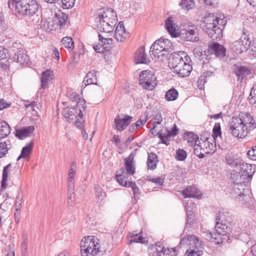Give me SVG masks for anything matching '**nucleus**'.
Instances as JSON below:
<instances>
[{"instance_id": "obj_1", "label": "nucleus", "mask_w": 256, "mask_h": 256, "mask_svg": "<svg viewBox=\"0 0 256 256\" xmlns=\"http://www.w3.org/2000/svg\"><path fill=\"white\" fill-rule=\"evenodd\" d=\"M256 128V122L252 116L248 112L242 114L238 117H232L230 122L232 134L242 138L251 130Z\"/></svg>"}, {"instance_id": "obj_2", "label": "nucleus", "mask_w": 256, "mask_h": 256, "mask_svg": "<svg viewBox=\"0 0 256 256\" xmlns=\"http://www.w3.org/2000/svg\"><path fill=\"white\" fill-rule=\"evenodd\" d=\"M98 28L101 34H98L99 42L98 44H93L95 51L99 53H104L110 48V45L112 43L113 40L110 37L112 35L114 28L116 24H112L108 22L96 21Z\"/></svg>"}, {"instance_id": "obj_3", "label": "nucleus", "mask_w": 256, "mask_h": 256, "mask_svg": "<svg viewBox=\"0 0 256 256\" xmlns=\"http://www.w3.org/2000/svg\"><path fill=\"white\" fill-rule=\"evenodd\" d=\"M202 27L204 32L212 40L220 39L222 36V28L226 20L216 16L214 14H206L203 18Z\"/></svg>"}, {"instance_id": "obj_4", "label": "nucleus", "mask_w": 256, "mask_h": 256, "mask_svg": "<svg viewBox=\"0 0 256 256\" xmlns=\"http://www.w3.org/2000/svg\"><path fill=\"white\" fill-rule=\"evenodd\" d=\"M150 120L148 124H152V127L150 130L152 134L154 136L159 135L162 142L166 145L169 144L168 138L172 136H176L177 134L178 129L176 124H174L173 128L171 130H166V133L161 132V127L159 126L162 120L161 113L158 111L154 112L148 118Z\"/></svg>"}, {"instance_id": "obj_5", "label": "nucleus", "mask_w": 256, "mask_h": 256, "mask_svg": "<svg viewBox=\"0 0 256 256\" xmlns=\"http://www.w3.org/2000/svg\"><path fill=\"white\" fill-rule=\"evenodd\" d=\"M224 213L220 212L216 219L215 233L210 232L208 237L212 240V242L216 244H222L224 242L229 239L228 234L230 232V228L227 224L224 222Z\"/></svg>"}, {"instance_id": "obj_6", "label": "nucleus", "mask_w": 256, "mask_h": 256, "mask_svg": "<svg viewBox=\"0 0 256 256\" xmlns=\"http://www.w3.org/2000/svg\"><path fill=\"white\" fill-rule=\"evenodd\" d=\"M255 166L244 164L241 168H237L230 172V180L234 184L248 183L255 172Z\"/></svg>"}, {"instance_id": "obj_7", "label": "nucleus", "mask_w": 256, "mask_h": 256, "mask_svg": "<svg viewBox=\"0 0 256 256\" xmlns=\"http://www.w3.org/2000/svg\"><path fill=\"white\" fill-rule=\"evenodd\" d=\"M168 66L170 68L173 69L174 72L182 78L189 76L192 69V66L187 63L178 54H171Z\"/></svg>"}, {"instance_id": "obj_8", "label": "nucleus", "mask_w": 256, "mask_h": 256, "mask_svg": "<svg viewBox=\"0 0 256 256\" xmlns=\"http://www.w3.org/2000/svg\"><path fill=\"white\" fill-rule=\"evenodd\" d=\"M98 240L94 236L84 237L80 242V252L82 256H94L100 254L105 256L104 252L99 250Z\"/></svg>"}, {"instance_id": "obj_9", "label": "nucleus", "mask_w": 256, "mask_h": 256, "mask_svg": "<svg viewBox=\"0 0 256 256\" xmlns=\"http://www.w3.org/2000/svg\"><path fill=\"white\" fill-rule=\"evenodd\" d=\"M202 245V242L198 236L188 235L180 240L178 248L189 246L190 248L186 250L184 256H200L202 254V251L200 250Z\"/></svg>"}, {"instance_id": "obj_10", "label": "nucleus", "mask_w": 256, "mask_h": 256, "mask_svg": "<svg viewBox=\"0 0 256 256\" xmlns=\"http://www.w3.org/2000/svg\"><path fill=\"white\" fill-rule=\"evenodd\" d=\"M172 46L170 40L166 38H160L156 40L150 48V55L156 60H163L164 56Z\"/></svg>"}, {"instance_id": "obj_11", "label": "nucleus", "mask_w": 256, "mask_h": 256, "mask_svg": "<svg viewBox=\"0 0 256 256\" xmlns=\"http://www.w3.org/2000/svg\"><path fill=\"white\" fill-rule=\"evenodd\" d=\"M178 36L186 42H198L200 40L199 31L196 26L191 24L181 26Z\"/></svg>"}, {"instance_id": "obj_12", "label": "nucleus", "mask_w": 256, "mask_h": 256, "mask_svg": "<svg viewBox=\"0 0 256 256\" xmlns=\"http://www.w3.org/2000/svg\"><path fill=\"white\" fill-rule=\"evenodd\" d=\"M15 6L18 12L22 15L31 16L38 10V5L35 0H20L16 1Z\"/></svg>"}, {"instance_id": "obj_13", "label": "nucleus", "mask_w": 256, "mask_h": 256, "mask_svg": "<svg viewBox=\"0 0 256 256\" xmlns=\"http://www.w3.org/2000/svg\"><path fill=\"white\" fill-rule=\"evenodd\" d=\"M216 144L210 142L208 140L200 141L194 145V152L199 158H202L206 154L212 153L215 150Z\"/></svg>"}, {"instance_id": "obj_14", "label": "nucleus", "mask_w": 256, "mask_h": 256, "mask_svg": "<svg viewBox=\"0 0 256 256\" xmlns=\"http://www.w3.org/2000/svg\"><path fill=\"white\" fill-rule=\"evenodd\" d=\"M140 84L144 89L152 90L156 85V78L150 70L141 72L139 78Z\"/></svg>"}, {"instance_id": "obj_15", "label": "nucleus", "mask_w": 256, "mask_h": 256, "mask_svg": "<svg viewBox=\"0 0 256 256\" xmlns=\"http://www.w3.org/2000/svg\"><path fill=\"white\" fill-rule=\"evenodd\" d=\"M97 15L95 21L104 20V22H110L112 24L118 23L116 15L111 8H102L98 11Z\"/></svg>"}, {"instance_id": "obj_16", "label": "nucleus", "mask_w": 256, "mask_h": 256, "mask_svg": "<svg viewBox=\"0 0 256 256\" xmlns=\"http://www.w3.org/2000/svg\"><path fill=\"white\" fill-rule=\"evenodd\" d=\"M251 42L248 36L244 34L238 40L234 42L231 44V48L237 54L242 53L247 50L250 47Z\"/></svg>"}, {"instance_id": "obj_17", "label": "nucleus", "mask_w": 256, "mask_h": 256, "mask_svg": "<svg viewBox=\"0 0 256 256\" xmlns=\"http://www.w3.org/2000/svg\"><path fill=\"white\" fill-rule=\"evenodd\" d=\"M132 118L128 116H118L114 119L116 128L119 131L124 130L131 122Z\"/></svg>"}, {"instance_id": "obj_18", "label": "nucleus", "mask_w": 256, "mask_h": 256, "mask_svg": "<svg viewBox=\"0 0 256 256\" xmlns=\"http://www.w3.org/2000/svg\"><path fill=\"white\" fill-rule=\"evenodd\" d=\"M128 34L124 28L123 22H120L118 24L113 36L117 42H122L126 38Z\"/></svg>"}, {"instance_id": "obj_19", "label": "nucleus", "mask_w": 256, "mask_h": 256, "mask_svg": "<svg viewBox=\"0 0 256 256\" xmlns=\"http://www.w3.org/2000/svg\"><path fill=\"white\" fill-rule=\"evenodd\" d=\"M233 70L238 77V81L240 82H242L245 77L250 74V70L248 68L240 65H234Z\"/></svg>"}, {"instance_id": "obj_20", "label": "nucleus", "mask_w": 256, "mask_h": 256, "mask_svg": "<svg viewBox=\"0 0 256 256\" xmlns=\"http://www.w3.org/2000/svg\"><path fill=\"white\" fill-rule=\"evenodd\" d=\"M209 51L216 57L222 58L226 54V49L218 42H212L209 46Z\"/></svg>"}, {"instance_id": "obj_21", "label": "nucleus", "mask_w": 256, "mask_h": 256, "mask_svg": "<svg viewBox=\"0 0 256 256\" xmlns=\"http://www.w3.org/2000/svg\"><path fill=\"white\" fill-rule=\"evenodd\" d=\"M165 27L168 32L172 37H178L180 30L177 28L178 26L176 23L173 21L172 17H168L166 20Z\"/></svg>"}, {"instance_id": "obj_22", "label": "nucleus", "mask_w": 256, "mask_h": 256, "mask_svg": "<svg viewBox=\"0 0 256 256\" xmlns=\"http://www.w3.org/2000/svg\"><path fill=\"white\" fill-rule=\"evenodd\" d=\"M185 208L187 215L186 226L188 228V226H190L193 222L194 220V211L196 208V205L192 202L191 200H188L186 202Z\"/></svg>"}, {"instance_id": "obj_23", "label": "nucleus", "mask_w": 256, "mask_h": 256, "mask_svg": "<svg viewBox=\"0 0 256 256\" xmlns=\"http://www.w3.org/2000/svg\"><path fill=\"white\" fill-rule=\"evenodd\" d=\"M129 173L125 171L124 168H121L119 170L116 176V179L117 182L122 186H127L128 181Z\"/></svg>"}, {"instance_id": "obj_24", "label": "nucleus", "mask_w": 256, "mask_h": 256, "mask_svg": "<svg viewBox=\"0 0 256 256\" xmlns=\"http://www.w3.org/2000/svg\"><path fill=\"white\" fill-rule=\"evenodd\" d=\"M182 195L184 198H195L198 199L201 198L200 190L194 186H190L184 190Z\"/></svg>"}, {"instance_id": "obj_25", "label": "nucleus", "mask_w": 256, "mask_h": 256, "mask_svg": "<svg viewBox=\"0 0 256 256\" xmlns=\"http://www.w3.org/2000/svg\"><path fill=\"white\" fill-rule=\"evenodd\" d=\"M34 130V128L32 126L22 128L20 130H16V136L20 140H23L24 138L30 136Z\"/></svg>"}, {"instance_id": "obj_26", "label": "nucleus", "mask_w": 256, "mask_h": 256, "mask_svg": "<svg viewBox=\"0 0 256 256\" xmlns=\"http://www.w3.org/2000/svg\"><path fill=\"white\" fill-rule=\"evenodd\" d=\"M52 72L46 70L42 73L40 77L41 88H46L48 84L52 82Z\"/></svg>"}, {"instance_id": "obj_27", "label": "nucleus", "mask_w": 256, "mask_h": 256, "mask_svg": "<svg viewBox=\"0 0 256 256\" xmlns=\"http://www.w3.org/2000/svg\"><path fill=\"white\" fill-rule=\"evenodd\" d=\"M78 112L74 108V105L73 107H68L65 108L64 111V118L66 119L67 121L70 122H72L78 116Z\"/></svg>"}, {"instance_id": "obj_28", "label": "nucleus", "mask_w": 256, "mask_h": 256, "mask_svg": "<svg viewBox=\"0 0 256 256\" xmlns=\"http://www.w3.org/2000/svg\"><path fill=\"white\" fill-rule=\"evenodd\" d=\"M90 84H97V76L95 70L88 72L84 78L82 84V87L85 88Z\"/></svg>"}, {"instance_id": "obj_29", "label": "nucleus", "mask_w": 256, "mask_h": 256, "mask_svg": "<svg viewBox=\"0 0 256 256\" xmlns=\"http://www.w3.org/2000/svg\"><path fill=\"white\" fill-rule=\"evenodd\" d=\"M135 60L136 64H147L149 62V58L145 54L144 48H140L136 53Z\"/></svg>"}, {"instance_id": "obj_30", "label": "nucleus", "mask_w": 256, "mask_h": 256, "mask_svg": "<svg viewBox=\"0 0 256 256\" xmlns=\"http://www.w3.org/2000/svg\"><path fill=\"white\" fill-rule=\"evenodd\" d=\"M134 158V156L131 154L124 160L125 171L129 173L130 176L132 175L135 172V168L133 164Z\"/></svg>"}, {"instance_id": "obj_31", "label": "nucleus", "mask_w": 256, "mask_h": 256, "mask_svg": "<svg viewBox=\"0 0 256 256\" xmlns=\"http://www.w3.org/2000/svg\"><path fill=\"white\" fill-rule=\"evenodd\" d=\"M68 19V16L60 11L55 14L54 21L56 22L58 25L62 28L65 26L66 23V20Z\"/></svg>"}, {"instance_id": "obj_32", "label": "nucleus", "mask_w": 256, "mask_h": 256, "mask_svg": "<svg viewBox=\"0 0 256 256\" xmlns=\"http://www.w3.org/2000/svg\"><path fill=\"white\" fill-rule=\"evenodd\" d=\"M13 170V167L12 165L10 164L4 167L2 180V187L3 188H6L7 186L6 182L8 180V175L10 172Z\"/></svg>"}, {"instance_id": "obj_33", "label": "nucleus", "mask_w": 256, "mask_h": 256, "mask_svg": "<svg viewBox=\"0 0 256 256\" xmlns=\"http://www.w3.org/2000/svg\"><path fill=\"white\" fill-rule=\"evenodd\" d=\"M158 162V157L156 154L151 152L148 155L147 166L148 168L154 170L156 168Z\"/></svg>"}, {"instance_id": "obj_34", "label": "nucleus", "mask_w": 256, "mask_h": 256, "mask_svg": "<svg viewBox=\"0 0 256 256\" xmlns=\"http://www.w3.org/2000/svg\"><path fill=\"white\" fill-rule=\"evenodd\" d=\"M10 132V126L5 122H0V138L6 137Z\"/></svg>"}, {"instance_id": "obj_35", "label": "nucleus", "mask_w": 256, "mask_h": 256, "mask_svg": "<svg viewBox=\"0 0 256 256\" xmlns=\"http://www.w3.org/2000/svg\"><path fill=\"white\" fill-rule=\"evenodd\" d=\"M94 192L95 196L98 202H102L104 198L106 196V192L98 184H95L94 186Z\"/></svg>"}, {"instance_id": "obj_36", "label": "nucleus", "mask_w": 256, "mask_h": 256, "mask_svg": "<svg viewBox=\"0 0 256 256\" xmlns=\"http://www.w3.org/2000/svg\"><path fill=\"white\" fill-rule=\"evenodd\" d=\"M226 160L228 164L232 166L241 168L242 164H245L242 162V160L239 158H236L233 156H226Z\"/></svg>"}, {"instance_id": "obj_37", "label": "nucleus", "mask_w": 256, "mask_h": 256, "mask_svg": "<svg viewBox=\"0 0 256 256\" xmlns=\"http://www.w3.org/2000/svg\"><path fill=\"white\" fill-rule=\"evenodd\" d=\"M32 146L33 142H31L30 143L27 144L26 146L24 147L20 155L17 158V161H18L21 158H26L28 156L32 150Z\"/></svg>"}, {"instance_id": "obj_38", "label": "nucleus", "mask_w": 256, "mask_h": 256, "mask_svg": "<svg viewBox=\"0 0 256 256\" xmlns=\"http://www.w3.org/2000/svg\"><path fill=\"white\" fill-rule=\"evenodd\" d=\"M74 108L78 112V116H83V112L85 111L86 108L85 100L84 99H79V100L76 104V106H74Z\"/></svg>"}, {"instance_id": "obj_39", "label": "nucleus", "mask_w": 256, "mask_h": 256, "mask_svg": "<svg viewBox=\"0 0 256 256\" xmlns=\"http://www.w3.org/2000/svg\"><path fill=\"white\" fill-rule=\"evenodd\" d=\"M187 138H186L187 140V142L189 146H194L197 142H198V136L192 132H188L186 134Z\"/></svg>"}, {"instance_id": "obj_40", "label": "nucleus", "mask_w": 256, "mask_h": 256, "mask_svg": "<svg viewBox=\"0 0 256 256\" xmlns=\"http://www.w3.org/2000/svg\"><path fill=\"white\" fill-rule=\"evenodd\" d=\"M62 44L66 48L72 50L74 48V42L70 36H66L61 40Z\"/></svg>"}, {"instance_id": "obj_41", "label": "nucleus", "mask_w": 256, "mask_h": 256, "mask_svg": "<svg viewBox=\"0 0 256 256\" xmlns=\"http://www.w3.org/2000/svg\"><path fill=\"white\" fill-rule=\"evenodd\" d=\"M163 250V246L160 242L156 244V246L152 249V252L150 253L149 256H162V251Z\"/></svg>"}, {"instance_id": "obj_42", "label": "nucleus", "mask_w": 256, "mask_h": 256, "mask_svg": "<svg viewBox=\"0 0 256 256\" xmlns=\"http://www.w3.org/2000/svg\"><path fill=\"white\" fill-rule=\"evenodd\" d=\"M178 95V91L174 88H172L166 92L165 97L167 100L172 101L176 100Z\"/></svg>"}, {"instance_id": "obj_43", "label": "nucleus", "mask_w": 256, "mask_h": 256, "mask_svg": "<svg viewBox=\"0 0 256 256\" xmlns=\"http://www.w3.org/2000/svg\"><path fill=\"white\" fill-rule=\"evenodd\" d=\"M233 191L238 194V196L240 197H243L244 196L243 194L244 190V184H234V186L232 187Z\"/></svg>"}, {"instance_id": "obj_44", "label": "nucleus", "mask_w": 256, "mask_h": 256, "mask_svg": "<svg viewBox=\"0 0 256 256\" xmlns=\"http://www.w3.org/2000/svg\"><path fill=\"white\" fill-rule=\"evenodd\" d=\"M140 232L138 234H130V236L132 238L130 241V244L132 242H140L144 244L146 242L145 240L143 237L140 235Z\"/></svg>"}, {"instance_id": "obj_45", "label": "nucleus", "mask_w": 256, "mask_h": 256, "mask_svg": "<svg viewBox=\"0 0 256 256\" xmlns=\"http://www.w3.org/2000/svg\"><path fill=\"white\" fill-rule=\"evenodd\" d=\"M180 5L183 9L190 10L194 8V2L192 0H182Z\"/></svg>"}, {"instance_id": "obj_46", "label": "nucleus", "mask_w": 256, "mask_h": 256, "mask_svg": "<svg viewBox=\"0 0 256 256\" xmlns=\"http://www.w3.org/2000/svg\"><path fill=\"white\" fill-rule=\"evenodd\" d=\"M8 144L6 142H0V158L4 156L8 153Z\"/></svg>"}, {"instance_id": "obj_47", "label": "nucleus", "mask_w": 256, "mask_h": 256, "mask_svg": "<svg viewBox=\"0 0 256 256\" xmlns=\"http://www.w3.org/2000/svg\"><path fill=\"white\" fill-rule=\"evenodd\" d=\"M14 59L18 62L22 64L26 60V56L24 54L21 50H19L17 54H14Z\"/></svg>"}, {"instance_id": "obj_48", "label": "nucleus", "mask_w": 256, "mask_h": 256, "mask_svg": "<svg viewBox=\"0 0 256 256\" xmlns=\"http://www.w3.org/2000/svg\"><path fill=\"white\" fill-rule=\"evenodd\" d=\"M186 152L183 149L179 148L176 152V158L180 161L184 160L186 158Z\"/></svg>"}, {"instance_id": "obj_49", "label": "nucleus", "mask_w": 256, "mask_h": 256, "mask_svg": "<svg viewBox=\"0 0 256 256\" xmlns=\"http://www.w3.org/2000/svg\"><path fill=\"white\" fill-rule=\"evenodd\" d=\"M76 162L72 163L70 168L68 170V180H74V177L76 173Z\"/></svg>"}, {"instance_id": "obj_50", "label": "nucleus", "mask_w": 256, "mask_h": 256, "mask_svg": "<svg viewBox=\"0 0 256 256\" xmlns=\"http://www.w3.org/2000/svg\"><path fill=\"white\" fill-rule=\"evenodd\" d=\"M74 180H68V194H74Z\"/></svg>"}, {"instance_id": "obj_51", "label": "nucleus", "mask_w": 256, "mask_h": 256, "mask_svg": "<svg viewBox=\"0 0 256 256\" xmlns=\"http://www.w3.org/2000/svg\"><path fill=\"white\" fill-rule=\"evenodd\" d=\"M250 100L256 107V84L252 88L250 94Z\"/></svg>"}, {"instance_id": "obj_52", "label": "nucleus", "mask_w": 256, "mask_h": 256, "mask_svg": "<svg viewBox=\"0 0 256 256\" xmlns=\"http://www.w3.org/2000/svg\"><path fill=\"white\" fill-rule=\"evenodd\" d=\"M221 136L220 127V124H216L213 128L212 136L214 139L216 140L218 136Z\"/></svg>"}, {"instance_id": "obj_53", "label": "nucleus", "mask_w": 256, "mask_h": 256, "mask_svg": "<svg viewBox=\"0 0 256 256\" xmlns=\"http://www.w3.org/2000/svg\"><path fill=\"white\" fill-rule=\"evenodd\" d=\"M75 0H62V8H70L74 4Z\"/></svg>"}, {"instance_id": "obj_54", "label": "nucleus", "mask_w": 256, "mask_h": 256, "mask_svg": "<svg viewBox=\"0 0 256 256\" xmlns=\"http://www.w3.org/2000/svg\"><path fill=\"white\" fill-rule=\"evenodd\" d=\"M10 66L9 61L6 58L0 59V67L4 70H6Z\"/></svg>"}, {"instance_id": "obj_55", "label": "nucleus", "mask_w": 256, "mask_h": 256, "mask_svg": "<svg viewBox=\"0 0 256 256\" xmlns=\"http://www.w3.org/2000/svg\"><path fill=\"white\" fill-rule=\"evenodd\" d=\"M248 157L252 160H256V146L252 148L248 152Z\"/></svg>"}, {"instance_id": "obj_56", "label": "nucleus", "mask_w": 256, "mask_h": 256, "mask_svg": "<svg viewBox=\"0 0 256 256\" xmlns=\"http://www.w3.org/2000/svg\"><path fill=\"white\" fill-rule=\"evenodd\" d=\"M146 122V120H138L134 125H132L130 127V130H134L140 127L141 126L144 125Z\"/></svg>"}, {"instance_id": "obj_57", "label": "nucleus", "mask_w": 256, "mask_h": 256, "mask_svg": "<svg viewBox=\"0 0 256 256\" xmlns=\"http://www.w3.org/2000/svg\"><path fill=\"white\" fill-rule=\"evenodd\" d=\"M149 180L152 182L158 185L161 186L164 182V178L161 177H156L149 179Z\"/></svg>"}, {"instance_id": "obj_58", "label": "nucleus", "mask_w": 256, "mask_h": 256, "mask_svg": "<svg viewBox=\"0 0 256 256\" xmlns=\"http://www.w3.org/2000/svg\"><path fill=\"white\" fill-rule=\"evenodd\" d=\"M73 122H74L76 123V126L78 128H81L82 124L84 122V120L82 118V116H77V118H76Z\"/></svg>"}, {"instance_id": "obj_59", "label": "nucleus", "mask_w": 256, "mask_h": 256, "mask_svg": "<svg viewBox=\"0 0 256 256\" xmlns=\"http://www.w3.org/2000/svg\"><path fill=\"white\" fill-rule=\"evenodd\" d=\"M22 197L18 196L16 197V202L15 204L16 208L21 209L22 203Z\"/></svg>"}, {"instance_id": "obj_60", "label": "nucleus", "mask_w": 256, "mask_h": 256, "mask_svg": "<svg viewBox=\"0 0 256 256\" xmlns=\"http://www.w3.org/2000/svg\"><path fill=\"white\" fill-rule=\"evenodd\" d=\"M250 46L252 55L256 56V41H253L250 44Z\"/></svg>"}, {"instance_id": "obj_61", "label": "nucleus", "mask_w": 256, "mask_h": 256, "mask_svg": "<svg viewBox=\"0 0 256 256\" xmlns=\"http://www.w3.org/2000/svg\"><path fill=\"white\" fill-rule=\"evenodd\" d=\"M70 98L73 102H78V100H79V99H80L79 98L78 95L75 92H72L70 94Z\"/></svg>"}, {"instance_id": "obj_62", "label": "nucleus", "mask_w": 256, "mask_h": 256, "mask_svg": "<svg viewBox=\"0 0 256 256\" xmlns=\"http://www.w3.org/2000/svg\"><path fill=\"white\" fill-rule=\"evenodd\" d=\"M10 104L6 103L4 100H0V110L10 106Z\"/></svg>"}, {"instance_id": "obj_63", "label": "nucleus", "mask_w": 256, "mask_h": 256, "mask_svg": "<svg viewBox=\"0 0 256 256\" xmlns=\"http://www.w3.org/2000/svg\"><path fill=\"white\" fill-rule=\"evenodd\" d=\"M68 194V206H72V203L74 200L75 198H74V194Z\"/></svg>"}, {"instance_id": "obj_64", "label": "nucleus", "mask_w": 256, "mask_h": 256, "mask_svg": "<svg viewBox=\"0 0 256 256\" xmlns=\"http://www.w3.org/2000/svg\"><path fill=\"white\" fill-rule=\"evenodd\" d=\"M171 251L169 248H164L163 246V250L162 251V256H172L170 253Z\"/></svg>"}]
</instances>
